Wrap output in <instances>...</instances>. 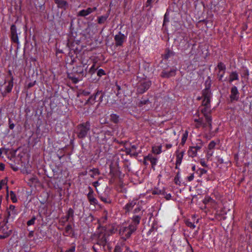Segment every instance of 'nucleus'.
<instances>
[{
	"label": "nucleus",
	"mask_w": 252,
	"mask_h": 252,
	"mask_svg": "<svg viewBox=\"0 0 252 252\" xmlns=\"http://www.w3.org/2000/svg\"><path fill=\"white\" fill-rule=\"evenodd\" d=\"M107 220L106 214H105L104 216L100 219L97 220L99 226L98 227V232L96 236L97 241L96 244L99 245L100 247L102 246L103 249H104L105 246L107 243V234L106 232V229L103 227H100V224L104 222Z\"/></svg>",
	"instance_id": "1"
},
{
	"label": "nucleus",
	"mask_w": 252,
	"mask_h": 252,
	"mask_svg": "<svg viewBox=\"0 0 252 252\" xmlns=\"http://www.w3.org/2000/svg\"><path fill=\"white\" fill-rule=\"evenodd\" d=\"M85 65L81 64L74 67L72 68L71 73L68 74V77L74 83H77L80 80H82L83 77L84 76V68Z\"/></svg>",
	"instance_id": "2"
},
{
	"label": "nucleus",
	"mask_w": 252,
	"mask_h": 252,
	"mask_svg": "<svg viewBox=\"0 0 252 252\" xmlns=\"http://www.w3.org/2000/svg\"><path fill=\"white\" fill-rule=\"evenodd\" d=\"M205 84L206 88L202 91L203 101L202 106L211 107V99L212 94L210 90L211 81L210 78L205 81Z\"/></svg>",
	"instance_id": "3"
},
{
	"label": "nucleus",
	"mask_w": 252,
	"mask_h": 252,
	"mask_svg": "<svg viewBox=\"0 0 252 252\" xmlns=\"http://www.w3.org/2000/svg\"><path fill=\"white\" fill-rule=\"evenodd\" d=\"M136 231L135 226L129 224L128 226L122 225L119 231V235L124 241L130 237L131 234Z\"/></svg>",
	"instance_id": "4"
},
{
	"label": "nucleus",
	"mask_w": 252,
	"mask_h": 252,
	"mask_svg": "<svg viewBox=\"0 0 252 252\" xmlns=\"http://www.w3.org/2000/svg\"><path fill=\"white\" fill-rule=\"evenodd\" d=\"M200 111L203 114L206 123L208 124L210 130L212 129V117L211 116V110L210 106H202Z\"/></svg>",
	"instance_id": "5"
},
{
	"label": "nucleus",
	"mask_w": 252,
	"mask_h": 252,
	"mask_svg": "<svg viewBox=\"0 0 252 252\" xmlns=\"http://www.w3.org/2000/svg\"><path fill=\"white\" fill-rule=\"evenodd\" d=\"M3 222L0 226V239H4L8 237L12 232V229L6 223Z\"/></svg>",
	"instance_id": "6"
},
{
	"label": "nucleus",
	"mask_w": 252,
	"mask_h": 252,
	"mask_svg": "<svg viewBox=\"0 0 252 252\" xmlns=\"http://www.w3.org/2000/svg\"><path fill=\"white\" fill-rule=\"evenodd\" d=\"M89 130V126L87 124L78 126L77 128L78 136L79 138H84L86 136Z\"/></svg>",
	"instance_id": "7"
},
{
	"label": "nucleus",
	"mask_w": 252,
	"mask_h": 252,
	"mask_svg": "<svg viewBox=\"0 0 252 252\" xmlns=\"http://www.w3.org/2000/svg\"><path fill=\"white\" fill-rule=\"evenodd\" d=\"M126 36L124 34L121 33L120 32H119V33L114 36L115 45L117 47L122 46L124 42L126 41Z\"/></svg>",
	"instance_id": "8"
},
{
	"label": "nucleus",
	"mask_w": 252,
	"mask_h": 252,
	"mask_svg": "<svg viewBox=\"0 0 252 252\" xmlns=\"http://www.w3.org/2000/svg\"><path fill=\"white\" fill-rule=\"evenodd\" d=\"M7 217H6V222H7L8 220L15 217L18 214V211L15 208V206L13 205H10L9 207L7 209Z\"/></svg>",
	"instance_id": "9"
},
{
	"label": "nucleus",
	"mask_w": 252,
	"mask_h": 252,
	"mask_svg": "<svg viewBox=\"0 0 252 252\" xmlns=\"http://www.w3.org/2000/svg\"><path fill=\"white\" fill-rule=\"evenodd\" d=\"M151 85V82L149 81L142 82L138 87V92L142 94L146 92Z\"/></svg>",
	"instance_id": "10"
},
{
	"label": "nucleus",
	"mask_w": 252,
	"mask_h": 252,
	"mask_svg": "<svg viewBox=\"0 0 252 252\" xmlns=\"http://www.w3.org/2000/svg\"><path fill=\"white\" fill-rule=\"evenodd\" d=\"M10 32L12 40L15 43H18L19 39L15 25H12L11 26Z\"/></svg>",
	"instance_id": "11"
},
{
	"label": "nucleus",
	"mask_w": 252,
	"mask_h": 252,
	"mask_svg": "<svg viewBox=\"0 0 252 252\" xmlns=\"http://www.w3.org/2000/svg\"><path fill=\"white\" fill-rule=\"evenodd\" d=\"M184 151H180L179 150H177L176 152V168H178V166L180 165L184 157Z\"/></svg>",
	"instance_id": "12"
},
{
	"label": "nucleus",
	"mask_w": 252,
	"mask_h": 252,
	"mask_svg": "<svg viewBox=\"0 0 252 252\" xmlns=\"http://www.w3.org/2000/svg\"><path fill=\"white\" fill-rule=\"evenodd\" d=\"M124 151L126 155H129L131 156H137L138 153L136 152L137 146L136 145H132L130 148L125 147Z\"/></svg>",
	"instance_id": "13"
},
{
	"label": "nucleus",
	"mask_w": 252,
	"mask_h": 252,
	"mask_svg": "<svg viewBox=\"0 0 252 252\" xmlns=\"http://www.w3.org/2000/svg\"><path fill=\"white\" fill-rule=\"evenodd\" d=\"M239 92L236 86H233L231 89V94L230 98L231 101L237 100L239 98Z\"/></svg>",
	"instance_id": "14"
},
{
	"label": "nucleus",
	"mask_w": 252,
	"mask_h": 252,
	"mask_svg": "<svg viewBox=\"0 0 252 252\" xmlns=\"http://www.w3.org/2000/svg\"><path fill=\"white\" fill-rule=\"evenodd\" d=\"M98 183L97 181H95V190L97 192L98 194V197L100 199L103 201L104 203L106 204H109L111 203V200L110 198L106 195L105 194L104 195H100L99 191L97 189V186H98Z\"/></svg>",
	"instance_id": "15"
},
{
	"label": "nucleus",
	"mask_w": 252,
	"mask_h": 252,
	"mask_svg": "<svg viewBox=\"0 0 252 252\" xmlns=\"http://www.w3.org/2000/svg\"><path fill=\"white\" fill-rule=\"evenodd\" d=\"M144 160L150 161L153 168H154L158 162V158H157L154 157L152 155L150 154H149L147 156L144 157Z\"/></svg>",
	"instance_id": "16"
},
{
	"label": "nucleus",
	"mask_w": 252,
	"mask_h": 252,
	"mask_svg": "<svg viewBox=\"0 0 252 252\" xmlns=\"http://www.w3.org/2000/svg\"><path fill=\"white\" fill-rule=\"evenodd\" d=\"M176 74V70L174 69H171L169 71H163L161 72V76L163 78H169L171 76H175Z\"/></svg>",
	"instance_id": "17"
},
{
	"label": "nucleus",
	"mask_w": 252,
	"mask_h": 252,
	"mask_svg": "<svg viewBox=\"0 0 252 252\" xmlns=\"http://www.w3.org/2000/svg\"><path fill=\"white\" fill-rule=\"evenodd\" d=\"M137 200H133L127 203L124 207L126 212H129L131 210L134 206L137 204Z\"/></svg>",
	"instance_id": "18"
},
{
	"label": "nucleus",
	"mask_w": 252,
	"mask_h": 252,
	"mask_svg": "<svg viewBox=\"0 0 252 252\" xmlns=\"http://www.w3.org/2000/svg\"><path fill=\"white\" fill-rule=\"evenodd\" d=\"M13 87V82L12 80H9L8 82V85L5 87V90L2 92L3 96H5L7 94L11 92Z\"/></svg>",
	"instance_id": "19"
},
{
	"label": "nucleus",
	"mask_w": 252,
	"mask_h": 252,
	"mask_svg": "<svg viewBox=\"0 0 252 252\" xmlns=\"http://www.w3.org/2000/svg\"><path fill=\"white\" fill-rule=\"evenodd\" d=\"M141 220V217L138 215H135L132 218V222L130 224V225L135 226V230L137 229L138 225L139 224Z\"/></svg>",
	"instance_id": "20"
},
{
	"label": "nucleus",
	"mask_w": 252,
	"mask_h": 252,
	"mask_svg": "<svg viewBox=\"0 0 252 252\" xmlns=\"http://www.w3.org/2000/svg\"><path fill=\"white\" fill-rule=\"evenodd\" d=\"M55 3L57 4L58 7L61 8L65 9L68 6V3L64 0H55Z\"/></svg>",
	"instance_id": "21"
},
{
	"label": "nucleus",
	"mask_w": 252,
	"mask_h": 252,
	"mask_svg": "<svg viewBox=\"0 0 252 252\" xmlns=\"http://www.w3.org/2000/svg\"><path fill=\"white\" fill-rule=\"evenodd\" d=\"M239 79L238 74L236 71H232L230 73L229 77V82L232 83L235 80H238Z\"/></svg>",
	"instance_id": "22"
},
{
	"label": "nucleus",
	"mask_w": 252,
	"mask_h": 252,
	"mask_svg": "<svg viewBox=\"0 0 252 252\" xmlns=\"http://www.w3.org/2000/svg\"><path fill=\"white\" fill-rule=\"evenodd\" d=\"M188 155L190 157L194 158L197 156V151L194 147H189L188 151Z\"/></svg>",
	"instance_id": "23"
},
{
	"label": "nucleus",
	"mask_w": 252,
	"mask_h": 252,
	"mask_svg": "<svg viewBox=\"0 0 252 252\" xmlns=\"http://www.w3.org/2000/svg\"><path fill=\"white\" fill-rule=\"evenodd\" d=\"M93 11V9L89 8L87 9H83L81 11H80L78 13V15L80 16H86L91 13H92Z\"/></svg>",
	"instance_id": "24"
},
{
	"label": "nucleus",
	"mask_w": 252,
	"mask_h": 252,
	"mask_svg": "<svg viewBox=\"0 0 252 252\" xmlns=\"http://www.w3.org/2000/svg\"><path fill=\"white\" fill-rule=\"evenodd\" d=\"M162 145L154 146L152 147V152L156 155H159L162 152Z\"/></svg>",
	"instance_id": "25"
},
{
	"label": "nucleus",
	"mask_w": 252,
	"mask_h": 252,
	"mask_svg": "<svg viewBox=\"0 0 252 252\" xmlns=\"http://www.w3.org/2000/svg\"><path fill=\"white\" fill-rule=\"evenodd\" d=\"M151 193L154 195H165V189H159L158 188H154L152 190Z\"/></svg>",
	"instance_id": "26"
},
{
	"label": "nucleus",
	"mask_w": 252,
	"mask_h": 252,
	"mask_svg": "<svg viewBox=\"0 0 252 252\" xmlns=\"http://www.w3.org/2000/svg\"><path fill=\"white\" fill-rule=\"evenodd\" d=\"M7 189V194L10 196V198L13 203H16L17 201L16 195L13 191H10L9 193H8V187H6Z\"/></svg>",
	"instance_id": "27"
},
{
	"label": "nucleus",
	"mask_w": 252,
	"mask_h": 252,
	"mask_svg": "<svg viewBox=\"0 0 252 252\" xmlns=\"http://www.w3.org/2000/svg\"><path fill=\"white\" fill-rule=\"evenodd\" d=\"M90 189V191L88 194V198L89 200V201L90 202V203L91 204H94V197L93 195V189L89 187Z\"/></svg>",
	"instance_id": "28"
},
{
	"label": "nucleus",
	"mask_w": 252,
	"mask_h": 252,
	"mask_svg": "<svg viewBox=\"0 0 252 252\" xmlns=\"http://www.w3.org/2000/svg\"><path fill=\"white\" fill-rule=\"evenodd\" d=\"M203 203L205 205L209 203H211V204H216L215 201L209 196H206L205 197L203 200Z\"/></svg>",
	"instance_id": "29"
},
{
	"label": "nucleus",
	"mask_w": 252,
	"mask_h": 252,
	"mask_svg": "<svg viewBox=\"0 0 252 252\" xmlns=\"http://www.w3.org/2000/svg\"><path fill=\"white\" fill-rule=\"evenodd\" d=\"M194 121L198 123L197 125L196 126V128H199L200 126H202L203 127H205L207 126V124L206 123H203V118H199L198 119H195Z\"/></svg>",
	"instance_id": "30"
},
{
	"label": "nucleus",
	"mask_w": 252,
	"mask_h": 252,
	"mask_svg": "<svg viewBox=\"0 0 252 252\" xmlns=\"http://www.w3.org/2000/svg\"><path fill=\"white\" fill-rule=\"evenodd\" d=\"M110 120L115 124H117L119 122V116L116 114H112L110 115Z\"/></svg>",
	"instance_id": "31"
},
{
	"label": "nucleus",
	"mask_w": 252,
	"mask_h": 252,
	"mask_svg": "<svg viewBox=\"0 0 252 252\" xmlns=\"http://www.w3.org/2000/svg\"><path fill=\"white\" fill-rule=\"evenodd\" d=\"M188 134H189V132L188 130H186L185 131V132L183 133L182 137L181 142V144L183 146L185 144V143L187 141V139L188 138Z\"/></svg>",
	"instance_id": "32"
},
{
	"label": "nucleus",
	"mask_w": 252,
	"mask_h": 252,
	"mask_svg": "<svg viewBox=\"0 0 252 252\" xmlns=\"http://www.w3.org/2000/svg\"><path fill=\"white\" fill-rule=\"evenodd\" d=\"M217 67L219 70L220 73L221 72H225L226 70V66L222 62H220L218 63Z\"/></svg>",
	"instance_id": "33"
},
{
	"label": "nucleus",
	"mask_w": 252,
	"mask_h": 252,
	"mask_svg": "<svg viewBox=\"0 0 252 252\" xmlns=\"http://www.w3.org/2000/svg\"><path fill=\"white\" fill-rule=\"evenodd\" d=\"M72 232V227L71 225H67L65 228L64 235L65 236L69 235Z\"/></svg>",
	"instance_id": "34"
},
{
	"label": "nucleus",
	"mask_w": 252,
	"mask_h": 252,
	"mask_svg": "<svg viewBox=\"0 0 252 252\" xmlns=\"http://www.w3.org/2000/svg\"><path fill=\"white\" fill-rule=\"evenodd\" d=\"M96 97L98 98V101L100 102H102L103 97V93L101 92H97L95 93V99Z\"/></svg>",
	"instance_id": "35"
},
{
	"label": "nucleus",
	"mask_w": 252,
	"mask_h": 252,
	"mask_svg": "<svg viewBox=\"0 0 252 252\" xmlns=\"http://www.w3.org/2000/svg\"><path fill=\"white\" fill-rule=\"evenodd\" d=\"M198 141L199 142L197 144V145L195 146H193L194 148L196 150V151L198 152L199 151L202 147L203 145V143L201 140H198Z\"/></svg>",
	"instance_id": "36"
},
{
	"label": "nucleus",
	"mask_w": 252,
	"mask_h": 252,
	"mask_svg": "<svg viewBox=\"0 0 252 252\" xmlns=\"http://www.w3.org/2000/svg\"><path fill=\"white\" fill-rule=\"evenodd\" d=\"M186 224L188 227H189L190 228H191L192 229H193L195 227V225L194 224V222H192L189 221V220H188L186 221Z\"/></svg>",
	"instance_id": "37"
},
{
	"label": "nucleus",
	"mask_w": 252,
	"mask_h": 252,
	"mask_svg": "<svg viewBox=\"0 0 252 252\" xmlns=\"http://www.w3.org/2000/svg\"><path fill=\"white\" fill-rule=\"evenodd\" d=\"M123 245L122 243L121 245L117 244L115 247L114 252H122Z\"/></svg>",
	"instance_id": "38"
},
{
	"label": "nucleus",
	"mask_w": 252,
	"mask_h": 252,
	"mask_svg": "<svg viewBox=\"0 0 252 252\" xmlns=\"http://www.w3.org/2000/svg\"><path fill=\"white\" fill-rule=\"evenodd\" d=\"M174 182L176 185L180 186L181 182L180 181L179 173H178L174 178Z\"/></svg>",
	"instance_id": "39"
},
{
	"label": "nucleus",
	"mask_w": 252,
	"mask_h": 252,
	"mask_svg": "<svg viewBox=\"0 0 252 252\" xmlns=\"http://www.w3.org/2000/svg\"><path fill=\"white\" fill-rule=\"evenodd\" d=\"M169 22V14L166 12L164 14V19H163V26H164L166 23H168Z\"/></svg>",
	"instance_id": "40"
},
{
	"label": "nucleus",
	"mask_w": 252,
	"mask_h": 252,
	"mask_svg": "<svg viewBox=\"0 0 252 252\" xmlns=\"http://www.w3.org/2000/svg\"><path fill=\"white\" fill-rule=\"evenodd\" d=\"M35 220H36V218H35V217L33 216L30 220L28 221L27 225L28 226L33 225L35 223Z\"/></svg>",
	"instance_id": "41"
},
{
	"label": "nucleus",
	"mask_w": 252,
	"mask_h": 252,
	"mask_svg": "<svg viewBox=\"0 0 252 252\" xmlns=\"http://www.w3.org/2000/svg\"><path fill=\"white\" fill-rule=\"evenodd\" d=\"M107 17L106 16H101L98 18V23L99 24L103 23L106 20Z\"/></svg>",
	"instance_id": "42"
},
{
	"label": "nucleus",
	"mask_w": 252,
	"mask_h": 252,
	"mask_svg": "<svg viewBox=\"0 0 252 252\" xmlns=\"http://www.w3.org/2000/svg\"><path fill=\"white\" fill-rule=\"evenodd\" d=\"M116 231H117V229H115V228H112L109 229V230H108V231L106 230L107 236L109 235L110 234H114V233H116Z\"/></svg>",
	"instance_id": "43"
},
{
	"label": "nucleus",
	"mask_w": 252,
	"mask_h": 252,
	"mask_svg": "<svg viewBox=\"0 0 252 252\" xmlns=\"http://www.w3.org/2000/svg\"><path fill=\"white\" fill-rule=\"evenodd\" d=\"M149 102V100L148 99H144L143 100H141L139 101L138 103V106L142 107L144 105L147 104Z\"/></svg>",
	"instance_id": "44"
},
{
	"label": "nucleus",
	"mask_w": 252,
	"mask_h": 252,
	"mask_svg": "<svg viewBox=\"0 0 252 252\" xmlns=\"http://www.w3.org/2000/svg\"><path fill=\"white\" fill-rule=\"evenodd\" d=\"M216 145V143L214 141H212L208 145V149L211 150L214 148Z\"/></svg>",
	"instance_id": "45"
},
{
	"label": "nucleus",
	"mask_w": 252,
	"mask_h": 252,
	"mask_svg": "<svg viewBox=\"0 0 252 252\" xmlns=\"http://www.w3.org/2000/svg\"><path fill=\"white\" fill-rule=\"evenodd\" d=\"M105 74V71L102 69H99L97 72V75L99 77H101Z\"/></svg>",
	"instance_id": "46"
},
{
	"label": "nucleus",
	"mask_w": 252,
	"mask_h": 252,
	"mask_svg": "<svg viewBox=\"0 0 252 252\" xmlns=\"http://www.w3.org/2000/svg\"><path fill=\"white\" fill-rule=\"evenodd\" d=\"M89 73L92 75L94 73V62H93L92 65L90 68Z\"/></svg>",
	"instance_id": "47"
},
{
	"label": "nucleus",
	"mask_w": 252,
	"mask_h": 252,
	"mask_svg": "<svg viewBox=\"0 0 252 252\" xmlns=\"http://www.w3.org/2000/svg\"><path fill=\"white\" fill-rule=\"evenodd\" d=\"M224 73H225V72H221L220 73V72H219L218 75L219 81H222V79L224 76Z\"/></svg>",
	"instance_id": "48"
},
{
	"label": "nucleus",
	"mask_w": 252,
	"mask_h": 252,
	"mask_svg": "<svg viewBox=\"0 0 252 252\" xmlns=\"http://www.w3.org/2000/svg\"><path fill=\"white\" fill-rule=\"evenodd\" d=\"M4 186H6V181L5 180H1L0 182V190L2 189L3 187Z\"/></svg>",
	"instance_id": "49"
},
{
	"label": "nucleus",
	"mask_w": 252,
	"mask_h": 252,
	"mask_svg": "<svg viewBox=\"0 0 252 252\" xmlns=\"http://www.w3.org/2000/svg\"><path fill=\"white\" fill-rule=\"evenodd\" d=\"M142 209V207L140 206H138L134 210V213L136 214L139 213L141 211Z\"/></svg>",
	"instance_id": "50"
},
{
	"label": "nucleus",
	"mask_w": 252,
	"mask_h": 252,
	"mask_svg": "<svg viewBox=\"0 0 252 252\" xmlns=\"http://www.w3.org/2000/svg\"><path fill=\"white\" fill-rule=\"evenodd\" d=\"M164 196V198L167 200H169L171 199V195L170 193H166L165 191V195H163Z\"/></svg>",
	"instance_id": "51"
},
{
	"label": "nucleus",
	"mask_w": 252,
	"mask_h": 252,
	"mask_svg": "<svg viewBox=\"0 0 252 252\" xmlns=\"http://www.w3.org/2000/svg\"><path fill=\"white\" fill-rule=\"evenodd\" d=\"M193 179H194V174L193 173L191 174L190 175H189V176H188L187 177V179L189 182H191V181H192L193 180Z\"/></svg>",
	"instance_id": "52"
},
{
	"label": "nucleus",
	"mask_w": 252,
	"mask_h": 252,
	"mask_svg": "<svg viewBox=\"0 0 252 252\" xmlns=\"http://www.w3.org/2000/svg\"><path fill=\"white\" fill-rule=\"evenodd\" d=\"M199 170L200 171V176L203 174H206L207 172V171L206 169L203 168H199Z\"/></svg>",
	"instance_id": "53"
},
{
	"label": "nucleus",
	"mask_w": 252,
	"mask_h": 252,
	"mask_svg": "<svg viewBox=\"0 0 252 252\" xmlns=\"http://www.w3.org/2000/svg\"><path fill=\"white\" fill-rule=\"evenodd\" d=\"M75 250V247L74 246H72L70 249L67 250L65 252H74Z\"/></svg>",
	"instance_id": "54"
},
{
	"label": "nucleus",
	"mask_w": 252,
	"mask_h": 252,
	"mask_svg": "<svg viewBox=\"0 0 252 252\" xmlns=\"http://www.w3.org/2000/svg\"><path fill=\"white\" fill-rule=\"evenodd\" d=\"M8 73L9 76L10 78V80H12V81L13 82L14 78H13V75H12V71L10 70H9L8 71Z\"/></svg>",
	"instance_id": "55"
},
{
	"label": "nucleus",
	"mask_w": 252,
	"mask_h": 252,
	"mask_svg": "<svg viewBox=\"0 0 252 252\" xmlns=\"http://www.w3.org/2000/svg\"><path fill=\"white\" fill-rule=\"evenodd\" d=\"M200 164L203 167H207V164H206V162L203 159H201L200 160Z\"/></svg>",
	"instance_id": "56"
},
{
	"label": "nucleus",
	"mask_w": 252,
	"mask_h": 252,
	"mask_svg": "<svg viewBox=\"0 0 252 252\" xmlns=\"http://www.w3.org/2000/svg\"><path fill=\"white\" fill-rule=\"evenodd\" d=\"M5 165L2 163H0V170L3 171L4 169Z\"/></svg>",
	"instance_id": "57"
},
{
	"label": "nucleus",
	"mask_w": 252,
	"mask_h": 252,
	"mask_svg": "<svg viewBox=\"0 0 252 252\" xmlns=\"http://www.w3.org/2000/svg\"><path fill=\"white\" fill-rule=\"evenodd\" d=\"M165 146L166 149H169L172 148V144H166L165 145Z\"/></svg>",
	"instance_id": "58"
},
{
	"label": "nucleus",
	"mask_w": 252,
	"mask_h": 252,
	"mask_svg": "<svg viewBox=\"0 0 252 252\" xmlns=\"http://www.w3.org/2000/svg\"><path fill=\"white\" fill-rule=\"evenodd\" d=\"M73 210L71 209H70L68 212V217H69L71 215L72 216L73 215Z\"/></svg>",
	"instance_id": "59"
},
{
	"label": "nucleus",
	"mask_w": 252,
	"mask_h": 252,
	"mask_svg": "<svg viewBox=\"0 0 252 252\" xmlns=\"http://www.w3.org/2000/svg\"><path fill=\"white\" fill-rule=\"evenodd\" d=\"M33 233L34 232L33 231H31L28 234V237L30 238H32L33 236Z\"/></svg>",
	"instance_id": "60"
},
{
	"label": "nucleus",
	"mask_w": 252,
	"mask_h": 252,
	"mask_svg": "<svg viewBox=\"0 0 252 252\" xmlns=\"http://www.w3.org/2000/svg\"><path fill=\"white\" fill-rule=\"evenodd\" d=\"M152 1H153V0H147L146 6H150L151 4Z\"/></svg>",
	"instance_id": "61"
},
{
	"label": "nucleus",
	"mask_w": 252,
	"mask_h": 252,
	"mask_svg": "<svg viewBox=\"0 0 252 252\" xmlns=\"http://www.w3.org/2000/svg\"><path fill=\"white\" fill-rule=\"evenodd\" d=\"M9 127L10 129H13L15 127L14 124H11V125H9Z\"/></svg>",
	"instance_id": "62"
},
{
	"label": "nucleus",
	"mask_w": 252,
	"mask_h": 252,
	"mask_svg": "<svg viewBox=\"0 0 252 252\" xmlns=\"http://www.w3.org/2000/svg\"><path fill=\"white\" fill-rule=\"evenodd\" d=\"M154 227H152L149 230V231L148 232V235H150L152 232L154 230Z\"/></svg>",
	"instance_id": "63"
},
{
	"label": "nucleus",
	"mask_w": 252,
	"mask_h": 252,
	"mask_svg": "<svg viewBox=\"0 0 252 252\" xmlns=\"http://www.w3.org/2000/svg\"><path fill=\"white\" fill-rule=\"evenodd\" d=\"M8 123L9 125H11V124H13L12 122V120L10 119H9L8 120Z\"/></svg>",
	"instance_id": "64"
}]
</instances>
